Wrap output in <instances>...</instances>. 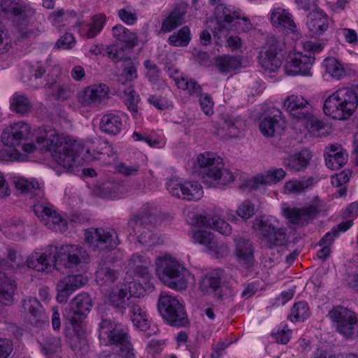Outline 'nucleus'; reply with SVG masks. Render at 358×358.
Instances as JSON below:
<instances>
[{
  "label": "nucleus",
  "instance_id": "obj_1",
  "mask_svg": "<svg viewBox=\"0 0 358 358\" xmlns=\"http://www.w3.org/2000/svg\"><path fill=\"white\" fill-rule=\"evenodd\" d=\"M80 145L76 141L67 138L57 134L55 131H45L38 136L36 144L24 143L22 150L27 154L38 150L41 152H49L53 159L65 169L72 167L78 155Z\"/></svg>",
  "mask_w": 358,
  "mask_h": 358
},
{
  "label": "nucleus",
  "instance_id": "obj_2",
  "mask_svg": "<svg viewBox=\"0 0 358 358\" xmlns=\"http://www.w3.org/2000/svg\"><path fill=\"white\" fill-rule=\"evenodd\" d=\"M156 273L166 287L176 291L187 288L191 275L185 266L169 255H161L156 259Z\"/></svg>",
  "mask_w": 358,
  "mask_h": 358
},
{
  "label": "nucleus",
  "instance_id": "obj_3",
  "mask_svg": "<svg viewBox=\"0 0 358 358\" xmlns=\"http://www.w3.org/2000/svg\"><path fill=\"white\" fill-rule=\"evenodd\" d=\"M323 46H286L284 69L288 76L312 75L315 55L322 51Z\"/></svg>",
  "mask_w": 358,
  "mask_h": 358
},
{
  "label": "nucleus",
  "instance_id": "obj_4",
  "mask_svg": "<svg viewBox=\"0 0 358 358\" xmlns=\"http://www.w3.org/2000/svg\"><path fill=\"white\" fill-rule=\"evenodd\" d=\"M358 106V96L350 87H342L324 101L323 110L326 115L336 120H347Z\"/></svg>",
  "mask_w": 358,
  "mask_h": 358
},
{
  "label": "nucleus",
  "instance_id": "obj_5",
  "mask_svg": "<svg viewBox=\"0 0 358 358\" xmlns=\"http://www.w3.org/2000/svg\"><path fill=\"white\" fill-rule=\"evenodd\" d=\"M99 338L106 340V344L117 348L119 355L124 358H134L133 345L127 329L120 324L103 319L99 323Z\"/></svg>",
  "mask_w": 358,
  "mask_h": 358
},
{
  "label": "nucleus",
  "instance_id": "obj_6",
  "mask_svg": "<svg viewBox=\"0 0 358 358\" xmlns=\"http://www.w3.org/2000/svg\"><path fill=\"white\" fill-rule=\"evenodd\" d=\"M222 159L216 153L204 152L199 154L194 164V169L200 176L202 182L209 187H215L222 180V171L218 166Z\"/></svg>",
  "mask_w": 358,
  "mask_h": 358
},
{
  "label": "nucleus",
  "instance_id": "obj_7",
  "mask_svg": "<svg viewBox=\"0 0 358 358\" xmlns=\"http://www.w3.org/2000/svg\"><path fill=\"white\" fill-rule=\"evenodd\" d=\"M328 316L336 331L346 338L358 337V314L343 306H334Z\"/></svg>",
  "mask_w": 358,
  "mask_h": 358
},
{
  "label": "nucleus",
  "instance_id": "obj_8",
  "mask_svg": "<svg viewBox=\"0 0 358 358\" xmlns=\"http://www.w3.org/2000/svg\"><path fill=\"white\" fill-rule=\"evenodd\" d=\"M158 310L164 319L175 327H185L188 319L178 299L167 293H162L158 299Z\"/></svg>",
  "mask_w": 358,
  "mask_h": 358
},
{
  "label": "nucleus",
  "instance_id": "obj_9",
  "mask_svg": "<svg viewBox=\"0 0 358 358\" xmlns=\"http://www.w3.org/2000/svg\"><path fill=\"white\" fill-rule=\"evenodd\" d=\"M273 217L257 216L252 222V228L257 231L268 248L282 245L285 241V231L275 226Z\"/></svg>",
  "mask_w": 358,
  "mask_h": 358
},
{
  "label": "nucleus",
  "instance_id": "obj_10",
  "mask_svg": "<svg viewBox=\"0 0 358 358\" xmlns=\"http://www.w3.org/2000/svg\"><path fill=\"white\" fill-rule=\"evenodd\" d=\"M85 238L94 250L114 249L120 243L117 231L113 229L90 228L86 230Z\"/></svg>",
  "mask_w": 358,
  "mask_h": 358
},
{
  "label": "nucleus",
  "instance_id": "obj_11",
  "mask_svg": "<svg viewBox=\"0 0 358 358\" xmlns=\"http://www.w3.org/2000/svg\"><path fill=\"white\" fill-rule=\"evenodd\" d=\"M166 188L172 196L187 201H199L203 195V187L196 181L171 178L166 182Z\"/></svg>",
  "mask_w": 358,
  "mask_h": 358
},
{
  "label": "nucleus",
  "instance_id": "obj_12",
  "mask_svg": "<svg viewBox=\"0 0 358 358\" xmlns=\"http://www.w3.org/2000/svg\"><path fill=\"white\" fill-rule=\"evenodd\" d=\"M155 220V217L150 214L136 215L129 222L136 234H139L138 241L144 245L152 246L159 244L161 239L151 230V224Z\"/></svg>",
  "mask_w": 358,
  "mask_h": 358
},
{
  "label": "nucleus",
  "instance_id": "obj_13",
  "mask_svg": "<svg viewBox=\"0 0 358 358\" xmlns=\"http://www.w3.org/2000/svg\"><path fill=\"white\" fill-rule=\"evenodd\" d=\"M34 211L37 217L48 228L59 232L66 231L67 221L54 209L52 205L38 203L34 206Z\"/></svg>",
  "mask_w": 358,
  "mask_h": 358
},
{
  "label": "nucleus",
  "instance_id": "obj_14",
  "mask_svg": "<svg viewBox=\"0 0 358 358\" xmlns=\"http://www.w3.org/2000/svg\"><path fill=\"white\" fill-rule=\"evenodd\" d=\"M56 262H60L66 267L72 268L82 263L87 262L89 255L87 251L77 245L55 246Z\"/></svg>",
  "mask_w": 358,
  "mask_h": 358
},
{
  "label": "nucleus",
  "instance_id": "obj_15",
  "mask_svg": "<svg viewBox=\"0 0 358 358\" xmlns=\"http://www.w3.org/2000/svg\"><path fill=\"white\" fill-rule=\"evenodd\" d=\"M286 46H264L259 52V63L268 73L277 71L285 58Z\"/></svg>",
  "mask_w": 358,
  "mask_h": 358
},
{
  "label": "nucleus",
  "instance_id": "obj_16",
  "mask_svg": "<svg viewBox=\"0 0 358 358\" xmlns=\"http://www.w3.org/2000/svg\"><path fill=\"white\" fill-rule=\"evenodd\" d=\"M110 88L103 83L87 87L78 94V101L83 106L97 107L109 99Z\"/></svg>",
  "mask_w": 358,
  "mask_h": 358
},
{
  "label": "nucleus",
  "instance_id": "obj_17",
  "mask_svg": "<svg viewBox=\"0 0 358 358\" xmlns=\"http://www.w3.org/2000/svg\"><path fill=\"white\" fill-rule=\"evenodd\" d=\"M320 201L318 199H315L308 206L302 208H291L283 205L282 212L289 222L303 224L316 216L320 211Z\"/></svg>",
  "mask_w": 358,
  "mask_h": 358
},
{
  "label": "nucleus",
  "instance_id": "obj_18",
  "mask_svg": "<svg viewBox=\"0 0 358 358\" xmlns=\"http://www.w3.org/2000/svg\"><path fill=\"white\" fill-rule=\"evenodd\" d=\"M283 108L293 119L301 120L311 115L313 106L304 96L299 94L287 96L283 101Z\"/></svg>",
  "mask_w": 358,
  "mask_h": 358
},
{
  "label": "nucleus",
  "instance_id": "obj_19",
  "mask_svg": "<svg viewBox=\"0 0 358 358\" xmlns=\"http://www.w3.org/2000/svg\"><path fill=\"white\" fill-rule=\"evenodd\" d=\"M284 123L282 111L275 108H270L259 121V129L261 134L266 137H271L282 127Z\"/></svg>",
  "mask_w": 358,
  "mask_h": 358
},
{
  "label": "nucleus",
  "instance_id": "obj_20",
  "mask_svg": "<svg viewBox=\"0 0 358 358\" xmlns=\"http://www.w3.org/2000/svg\"><path fill=\"white\" fill-rule=\"evenodd\" d=\"M56 262L55 246L34 252L27 259V266L37 271H48Z\"/></svg>",
  "mask_w": 358,
  "mask_h": 358
},
{
  "label": "nucleus",
  "instance_id": "obj_21",
  "mask_svg": "<svg viewBox=\"0 0 358 358\" xmlns=\"http://www.w3.org/2000/svg\"><path fill=\"white\" fill-rule=\"evenodd\" d=\"M92 307V300L86 293L78 294L71 302V308L66 312V317L72 324L82 321Z\"/></svg>",
  "mask_w": 358,
  "mask_h": 358
},
{
  "label": "nucleus",
  "instance_id": "obj_22",
  "mask_svg": "<svg viewBox=\"0 0 358 358\" xmlns=\"http://www.w3.org/2000/svg\"><path fill=\"white\" fill-rule=\"evenodd\" d=\"M22 306L25 318L32 325L38 327L48 322V316L36 298L29 297L23 299Z\"/></svg>",
  "mask_w": 358,
  "mask_h": 358
},
{
  "label": "nucleus",
  "instance_id": "obj_23",
  "mask_svg": "<svg viewBox=\"0 0 358 358\" xmlns=\"http://www.w3.org/2000/svg\"><path fill=\"white\" fill-rule=\"evenodd\" d=\"M29 133L30 128L27 124L15 122L4 129L1 134V142L8 147L15 148L20 145Z\"/></svg>",
  "mask_w": 358,
  "mask_h": 358
},
{
  "label": "nucleus",
  "instance_id": "obj_24",
  "mask_svg": "<svg viewBox=\"0 0 358 358\" xmlns=\"http://www.w3.org/2000/svg\"><path fill=\"white\" fill-rule=\"evenodd\" d=\"M285 176L286 172L283 169L273 167L248 180L247 186L250 189H256L260 185L275 184L282 180Z\"/></svg>",
  "mask_w": 358,
  "mask_h": 358
},
{
  "label": "nucleus",
  "instance_id": "obj_25",
  "mask_svg": "<svg viewBox=\"0 0 358 358\" xmlns=\"http://www.w3.org/2000/svg\"><path fill=\"white\" fill-rule=\"evenodd\" d=\"M0 8L1 11L8 17H15L25 20L34 13L33 9L19 0H1Z\"/></svg>",
  "mask_w": 358,
  "mask_h": 358
},
{
  "label": "nucleus",
  "instance_id": "obj_26",
  "mask_svg": "<svg viewBox=\"0 0 358 358\" xmlns=\"http://www.w3.org/2000/svg\"><path fill=\"white\" fill-rule=\"evenodd\" d=\"M252 24L250 20L243 16L240 11H232L225 7V30L247 32L251 30Z\"/></svg>",
  "mask_w": 358,
  "mask_h": 358
},
{
  "label": "nucleus",
  "instance_id": "obj_27",
  "mask_svg": "<svg viewBox=\"0 0 358 358\" xmlns=\"http://www.w3.org/2000/svg\"><path fill=\"white\" fill-rule=\"evenodd\" d=\"M192 238L194 242L203 245L216 257L220 254L222 242L212 232L207 230H196L192 233Z\"/></svg>",
  "mask_w": 358,
  "mask_h": 358
},
{
  "label": "nucleus",
  "instance_id": "obj_28",
  "mask_svg": "<svg viewBox=\"0 0 358 358\" xmlns=\"http://www.w3.org/2000/svg\"><path fill=\"white\" fill-rule=\"evenodd\" d=\"M123 127L122 117L115 113H107L100 120L99 129L106 134L117 136L120 134Z\"/></svg>",
  "mask_w": 358,
  "mask_h": 358
},
{
  "label": "nucleus",
  "instance_id": "obj_29",
  "mask_svg": "<svg viewBox=\"0 0 358 358\" xmlns=\"http://www.w3.org/2000/svg\"><path fill=\"white\" fill-rule=\"evenodd\" d=\"M306 24L313 36L322 34L329 27L327 15L322 10L317 9L308 15Z\"/></svg>",
  "mask_w": 358,
  "mask_h": 358
},
{
  "label": "nucleus",
  "instance_id": "obj_30",
  "mask_svg": "<svg viewBox=\"0 0 358 358\" xmlns=\"http://www.w3.org/2000/svg\"><path fill=\"white\" fill-rule=\"evenodd\" d=\"M311 158L312 155L308 150H302L285 158L283 164L289 169L299 172L307 167Z\"/></svg>",
  "mask_w": 358,
  "mask_h": 358
},
{
  "label": "nucleus",
  "instance_id": "obj_31",
  "mask_svg": "<svg viewBox=\"0 0 358 358\" xmlns=\"http://www.w3.org/2000/svg\"><path fill=\"white\" fill-rule=\"evenodd\" d=\"M127 285L122 284L113 289L109 294L110 303L116 308L125 310L133 301L129 302L131 294Z\"/></svg>",
  "mask_w": 358,
  "mask_h": 358
},
{
  "label": "nucleus",
  "instance_id": "obj_32",
  "mask_svg": "<svg viewBox=\"0 0 358 358\" xmlns=\"http://www.w3.org/2000/svg\"><path fill=\"white\" fill-rule=\"evenodd\" d=\"M272 24L286 31L287 29H295V22L292 15L287 10L282 8H276L272 10L270 15Z\"/></svg>",
  "mask_w": 358,
  "mask_h": 358
},
{
  "label": "nucleus",
  "instance_id": "obj_33",
  "mask_svg": "<svg viewBox=\"0 0 358 358\" xmlns=\"http://www.w3.org/2000/svg\"><path fill=\"white\" fill-rule=\"evenodd\" d=\"M16 284L5 273L0 272V305H10L13 301V294Z\"/></svg>",
  "mask_w": 358,
  "mask_h": 358
},
{
  "label": "nucleus",
  "instance_id": "obj_34",
  "mask_svg": "<svg viewBox=\"0 0 358 358\" xmlns=\"http://www.w3.org/2000/svg\"><path fill=\"white\" fill-rule=\"evenodd\" d=\"M13 182L17 189L22 193L31 196H41L43 190L36 180H27L25 178L15 176L13 178Z\"/></svg>",
  "mask_w": 358,
  "mask_h": 358
},
{
  "label": "nucleus",
  "instance_id": "obj_35",
  "mask_svg": "<svg viewBox=\"0 0 358 358\" xmlns=\"http://www.w3.org/2000/svg\"><path fill=\"white\" fill-rule=\"evenodd\" d=\"M185 13V7L176 6L169 16L163 20L161 30L164 32H170L180 26L183 22Z\"/></svg>",
  "mask_w": 358,
  "mask_h": 358
},
{
  "label": "nucleus",
  "instance_id": "obj_36",
  "mask_svg": "<svg viewBox=\"0 0 358 358\" xmlns=\"http://www.w3.org/2000/svg\"><path fill=\"white\" fill-rule=\"evenodd\" d=\"M348 155L341 148L331 145L325 157L326 165L334 170L341 168L347 162Z\"/></svg>",
  "mask_w": 358,
  "mask_h": 358
},
{
  "label": "nucleus",
  "instance_id": "obj_37",
  "mask_svg": "<svg viewBox=\"0 0 358 358\" xmlns=\"http://www.w3.org/2000/svg\"><path fill=\"white\" fill-rule=\"evenodd\" d=\"M150 264V259L145 256L134 254L129 260L128 267L138 275L144 278H148L150 275L148 266Z\"/></svg>",
  "mask_w": 358,
  "mask_h": 358
},
{
  "label": "nucleus",
  "instance_id": "obj_38",
  "mask_svg": "<svg viewBox=\"0 0 358 358\" xmlns=\"http://www.w3.org/2000/svg\"><path fill=\"white\" fill-rule=\"evenodd\" d=\"M118 276V272L106 262L100 264L96 272V280L101 286L110 285L117 280Z\"/></svg>",
  "mask_w": 358,
  "mask_h": 358
},
{
  "label": "nucleus",
  "instance_id": "obj_39",
  "mask_svg": "<svg viewBox=\"0 0 358 358\" xmlns=\"http://www.w3.org/2000/svg\"><path fill=\"white\" fill-rule=\"evenodd\" d=\"M131 319L134 326L140 331H146L150 328V322L148 319L146 312L138 304L131 303Z\"/></svg>",
  "mask_w": 358,
  "mask_h": 358
},
{
  "label": "nucleus",
  "instance_id": "obj_40",
  "mask_svg": "<svg viewBox=\"0 0 358 358\" xmlns=\"http://www.w3.org/2000/svg\"><path fill=\"white\" fill-rule=\"evenodd\" d=\"M32 108L29 99L24 94L15 92L10 99V109L17 114L25 115Z\"/></svg>",
  "mask_w": 358,
  "mask_h": 358
},
{
  "label": "nucleus",
  "instance_id": "obj_41",
  "mask_svg": "<svg viewBox=\"0 0 358 358\" xmlns=\"http://www.w3.org/2000/svg\"><path fill=\"white\" fill-rule=\"evenodd\" d=\"M315 183L312 177L290 180L285 183L284 192L287 194H301L311 188Z\"/></svg>",
  "mask_w": 358,
  "mask_h": 358
},
{
  "label": "nucleus",
  "instance_id": "obj_42",
  "mask_svg": "<svg viewBox=\"0 0 358 358\" xmlns=\"http://www.w3.org/2000/svg\"><path fill=\"white\" fill-rule=\"evenodd\" d=\"M194 224L199 227H208L223 234L224 220L220 217L213 216L208 217L203 214H196L194 215Z\"/></svg>",
  "mask_w": 358,
  "mask_h": 358
},
{
  "label": "nucleus",
  "instance_id": "obj_43",
  "mask_svg": "<svg viewBox=\"0 0 358 358\" xmlns=\"http://www.w3.org/2000/svg\"><path fill=\"white\" fill-rule=\"evenodd\" d=\"M106 22V16L103 13L97 14L92 17L91 23L83 29L81 34L87 38L95 37L102 30Z\"/></svg>",
  "mask_w": 358,
  "mask_h": 358
},
{
  "label": "nucleus",
  "instance_id": "obj_44",
  "mask_svg": "<svg viewBox=\"0 0 358 358\" xmlns=\"http://www.w3.org/2000/svg\"><path fill=\"white\" fill-rule=\"evenodd\" d=\"M326 72L332 78L340 80L346 75L343 65L334 57H327L323 62Z\"/></svg>",
  "mask_w": 358,
  "mask_h": 358
},
{
  "label": "nucleus",
  "instance_id": "obj_45",
  "mask_svg": "<svg viewBox=\"0 0 358 358\" xmlns=\"http://www.w3.org/2000/svg\"><path fill=\"white\" fill-rule=\"evenodd\" d=\"M236 255L240 261L250 262L253 258V250L249 241L241 237L235 239Z\"/></svg>",
  "mask_w": 358,
  "mask_h": 358
},
{
  "label": "nucleus",
  "instance_id": "obj_46",
  "mask_svg": "<svg viewBox=\"0 0 358 358\" xmlns=\"http://www.w3.org/2000/svg\"><path fill=\"white\" fill-rule=\"evenodd\" d=\"M113 36L120 42L126 45H136L139 42L136 34L130 31L123 25L118 24L113 28ZM140 42H142L140 41Z\"/></svg>",
  "mask_w": 358,
  "mask_h": 358
},
{
  "label": "nucleus",
  "instance_id": "obj_47",
  "mask_svg": "<svg viewBox=\"0 0 358 358\" xmlns=\"http://www.w3.org/2000/svg\"><path fill=\"white\" fill-rule=\"evenodd\" d=\"M175 84L178 88L185 90L190 96L199 97L201 94L202 88L196 81L194 80H188L183 77L179 78L178 77L173 78Z\"/></svg>",
  "mask_w": 358,
  "mask_h": 358
},
{
  "label": "nucleus",
  "instance_id": "obj_48",
  "mask_svg": "<svg viewBox=\"0 0 358 358\" xmlns=\"http://www.w3.org/2000/svg\"><path fill=\"white\" fill-rule=\"evenodd\" d=\"M221 278L217 273L206 275L201 280L200 289L205 293L215 292L220 287Z\"/></svg>",
  "mask_w": 358,
  "mask_h": 358
},
{
  "label": "nucleus",
  "instance_id": "obj_49",
  "mask_svg": "<svg viewBox=\"0 0 358 358\" xmlns=\"http://www.w3.org/2000/svg\"><path fill=\"white\" fill-rule=\"evenodd\" d=\"M59 282L71 292H73L87 283V278L81 274L70 275L64 277Z\"/></svg>",
  "mask_w": 358,
  "mask_h": 358
},
{
  "label": "nucleus",
  "instance_id": "obj_50",
  "mask_svg": "<svg viewBox=\"0 0 358 358\" xmlns=\"http://www.w3.org/2000/svg\"><path fill=\"white\" fill-rule=\"evenodd\" d=\"M309 316V308L308 304L303 301L296 303L291 309L289 319L292 322H301Z\"/></svg>",
  "mask_w": 358,
  "mask_h": 358
},
{
  "label": "nucleus",
  "instance_id": "obj_51",
  "mask_svg": "<svg viewBox=\"0 0 358 358\" xmlns=\"http://www.w3.org/2000/svg\"><path fill=\"white\" fill-rule=\"evenodd\" d=\"M351 172L350 170H344L331 177V184L336 187H341L338 193L340 196H343L346 194L345 185L350 180Z\"/></svg>",
  "mask_w": 358,
  "mask_h": 358
},
{
  "label": "nucleus",
  "instance_id": "obj_52",
  "mask_svg": "<svg viewBox=\"0 0 358 358\" xmlns=\"http://www.w3.org/2000/svg\"><path fill=\"white\" fill-rule=\"evenodd\" d=\"M131 46H106L105 56L115 62L126 59L129 58V50Z\"/></svg>",
  "mask_w": 358,
  "mask_h": 358
},
{
  "label": "nucleus",
  "instance_id": "obj_53",
  "mask_svg": "<svg viewBox=\"0 0 358 358\" xmlns=\"http://www.w3.org/2000/svg\"><path fill=\"white\" fill-rule=\"evenodd\" d=\"M244 121L241 119L229 117L225 120V131L230 138L238 137L243 129Z\"/></svg>",
  "mask_w": 358,
  "mask_h": 358
},
{
  "label": "nucleus",
  "instance_id": "obj_54",
  "mask_svg": "<svg viewBox=\"0 0 358 358\" xmlns=\"http://www.w3.org/2000/svg\"><path fill=\"white\" fill-rule=\"evenodd\" d=\"M301 121L305 124L306 128L313 135L318 136L317 132L323 128V123L315 115V110L312 109L311 115L304 117Z\"/></svg>",
  "mask_w": 358,
  "mask_h": 358
},
{
  "label": "nucleus",
  "instance_id": "obj_55",
  "mask_svg": "<svg viewBox=\"0 0 358 358\" xmlns=\"http://www.w3.org/2000/svg\"><path fill=\"white\" fill-rule=\"evenodd\" d=\"M115 170L126 177L135 176L140 171V165L137 163L120 162L115 166Z\"/></svg>",
  "mask_w": 358,
  "mask_h": 358
},
{
  "label": "nucleus",
  "instance_id": "obj_56",
  "mask_svg": "<svg viewBox=\"0 0 358 358\" xmlns=\"http://www.w3.org/2000/svg\"><path fill=\"white\" fill-rule=\"evenodd\" d=\"M190 30L187 26L182 27L177 34L171 36L169 41L171 43H179L188 45L190 41Z\"/></svg>",
  "mask_w": 358,
  "mask_h": 358
},
{
  "label": "nucleus",
  "instance_id": "obj_57",
  "mask_svg": "<svg viewBox=\"0 0 358 358\" xmlns=\"http://www.w3.org/2000/svg\"><path fill=\"white\" fill-rule=\"evenodd\" d=\"M71 348L76 354L84 355L88 350L87 341L84 337L75 336L71 340Z\"/></svg>",
  "mask_w": 358,
  "mask_h": 358
},
{
  "label": "nucleus",
  "instance_id": "obj_58",
  "mask_svg": "<svg viewBox=\"0 0 358 358\" xmlns=\"http://www.w3.org/2000/svg\"><path fill=\"white\" fill-rule=\"evenodd\" d=\"M77 14L73 10H65L64 9H59L55 11L51 17L55 22H66L69 23L70 20L75 19Z\"/></svg>",
  "mask_w": 358,
  "mask_h": 358
},
{
  "label": "nucleus",
  "instance_id": "obj_59",
  "mask_svg": "<svg viewBox=\"0 0 358 358\" xmlns=\"http://www.w3.org/2000/svg\"><path fill=\"white\" fill-rule=\"evenodd\" d=\"M238 216L243 220H248L255 214V206L250 201H243L236 210Z\"/></svg>",
  "mask_w": 358,
  "mask_h": 358
},
{
  "label": "nucleus",
  "instance_id": "obj_60",
  "mask_svg": "<svg viewBox=\"0 0 358 358\" xmlns=\"http://www.w3.org/2000/svg\"><path fill=\"white\" fill-rule=\"evenodd\" d=\"M148 102L156 108L164 110L172 107L171 102L166 97L161 95H151L148 98Z\"/></svg>",
  "mask_w": 358,
  "mask_h": 358
},
{
  "label": "nucleus",
  "instance_id": "obj_61",
  "mask_svg": "<svg viewBox=\"0 0 358 358\" xmlns=\"http://www.w3.org/2000/svg\"><path fill=\"white\" fill-rule=\"evenodd\" d=\"M145 68L147 69L146 76L152 83L157 81L159 76V69L153 62L150 59L145 60L143 63Z\"/></svg>",
  "mask_w": 358,
  "mask_h": 358
},
{
  "label": "nucleus",
  "instance_id": "obj_62",
  "mask_svg": "<svg viewBox=\"0 0 358 358\" xmlns=\"http://www.w3.org/2000/svg\"><path fill=\"white\" fill-rule=\"evenodd\" d=\"M22 157V155L15 150L0 149V161H19Z\"/></svg>",
  "mask_w": 358,
  "mask_h": 358
},
{
  "label": "nucleus",
  "instance_id": "obj_63",
  "mask_svg": "<svg viewBox=\"0 0 358 358\" xmlns=\"http://www.w3.org/2000/svg\"><path fill=\"white\" fill-rule=\"evenodd\" d=\"M118 13L120 19L128 24H133L137 20L136 13L130 7L120 9Z\"/></svg>",
  "mask_w": 358,
  "mask_h": 358
},
{
  "label": "nucleus",
  "instance_id": "obj_64",
  "mask_svg": "<svg viewBox=\"0 0 358 358\" xmlns=\"http://www.w3.org/2000/svg\"><path fill=\"white\" fill-rule=\"evenodd\" d=\"M13 349V343L10 340L0 338V358H8Z\"/></svg>",
  "mask_w": 358,
  "mask_h": 358
}]
</instances>
